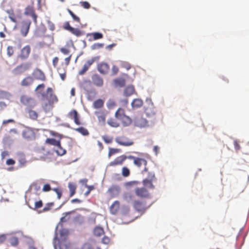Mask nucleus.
I'll return each instance as SVG.
<instances>
[{"instance_id":"nucleus-12","label":"nucleus","mask_w":249,"mask_h":249,"mask_svg":"<svg viewBox=\"0 0 249 249\" xmlns=\"http://www.w3.org/2000/svg\"><path fill=\"white\" fill-rule=\"evenodd\" d=\"M31 47L29 45L24 46L21 49L18 57L22 60L27 59L31 53Z\"/></svg>"},{"instance_id":"nucleus-53","label":"nucleus","mask_w":249,"mask_h":249,"mask_svg":"<svg viewBox=\"0 0 249 249\" xmlns=\"http://www.w3.org/2000/svg\"><path fill=\"white\" fill-rule=\"evenodd\" d=\"M14 53V49L12 46H8L7 48V53L9 56H11Z\"/></svg>"},{"instance_id":"nucleus-2","label":"nucleus","mask_w":249,"mask_h":249,"mask_svg":"<svg viewBox=\"0 0 249 249\" xmlns=\"http://www.w3.org/2000/svg\"><path fill=\"white\" fill-rule=\"evenodd\" d=\"M45 87V86L44 84H39L36 87L35 91L38 92L41 95L43 100H47L50 105H53L57 102V97L54 94L52 88L49 87L47 89L46 93H41L44 90Z\"/></svg>"},{"instance_id":"nucleus-17","label":"nucleus","mask_w":249,"mask_h":249,"mask_svg":"<svg viewBox=\"0 0 249 249\" xmlns=\"http://www.w3.org/2000/svg\"><path fill=\"white\" fill-rule=\"evenodd\" d=\"M24 14L26 16H31L34 20L35 23H37V16L35 13L34 8L33 6L29 5L26 7L24 12Z\"/></svg>"},{"instance_id":"nucleus-10","label":"nucleus","mask_w":249,"mask_h":249,"mask_svg":"<svg viewBox=\"0 0 249 249\" xmlns=\"http://www.w3.org/2000/svg\"><path fill=\"white\" fill-rule=\"evenodd\" d=\"M25 116L28 119L36 121L38 118V113L35 110L33 109V107H26L25 109Z\"/></svg>"},{"instance_id":"nucleus-14","label":"nucleus","mask_w":249,"mask_h":249,"mask_svg":"<svg viewBox=\"0 0 249 249\" xmlns=\"http://www.w3.org/2000/svg\"><path fill=\"white\" fill-rule=\"evenodd\" d=\"M135 126L139 127H145L149 126L148 122L141 116H137L134 119Z\"/></svg>"},{"instance_id":"nucleus-49","label":"nucleus","mask_w":249,"mask_h":249,"mask_svg":"<svg viewBox=\"0 0 249 249\" xmlns=\"http://www.w3.org/2000/svg\"><path fill=\"white\" fill-rule=\"evenodd\" d=\"M122 174L123 176L124 177L129 176L130 175V171L129 169L126 167H123Z\"/></svg>"},{"instance_id":"nucleus-63","label":"nucleus","mask_w":249,"mask_h":249,"mask_svg":"<svg viewBox=\"0 0 249 249\" xmlns=\"http://www.w3.org/2000/svg\"><path fill=\"white\" fill-rule=\"evenodd\" d=\"M15 162H16L14 160L12 159H9L6 160V163L8 165H14L15 163Z\"/></svg>"},{"instance_id":"nucleus-19","label":"nucleus","mask_w":249,"mask_h":249,"mask_svg":"<svg viewBox=\"0 0 249 249\" xmlns=\"http://www.w3.org/2000/svg\"><path fill=\"white\" fill-rule=\"evenodd\" d=\"M96 59V57H92L91 59L87 60L84 64L82 69L79 71V75H83L89 70L91 65L95 62Z\"/></svg>"},{"instance_id":"nucleus-35","label":"nucleus","mask_w":249,"mask_h":249,"mask_svg":"<svg viewBox=\"0 0 249 249\" xmlns=\"http://www.w3.org/2000/svg\"><path fill=\"white\" fill-rule=\"evenodd\" d=\"M68 187L70 192V197L72 196L75 193L76 187L75 184L72 183L70 182L68 184Z\"/></svg>"},{"instance_id":"nucleus-47","label":"nucleus","mask_w":249,"mask_h":249,"mask_svg":"<svg viewBox=\"0 0 249 249\" xmlns=\"http://www.w3.org/2000/svg\"><path fill=\"white\" fill-rule=\"evenodd\" d=\"M116 104L114 101L113 100H109L107 104V107L109 109H112L116 106Z\"/></svg>"},{"instance_id":"nucleus-50","label":"nucleus","mask_w":249,"mask_h":249,"mask_svg":"<svg viewBox=\"0 0 249 249\" xmlns=\"http://www.w3.org/2000/svg\"><path fill=\"white\" fill-rule=\"evenodd\" d=\"M70 213L69 212L65 213V215L61 218L60 222L63 223L66 222V221H68L70 219V216H69Z\"/></svg>"},{"instance_id":"nucleus-29","label":"nucleus","mask_w":249,"mask_h":249,"mask_svg":"<svg viewBox=\"0 0 249 249\" xmlns=\"http://www.w3.org/2000/svg\"><path fill=\"white\" fill-rule=\"evenodd\" d=\"M125 115L124 110L121 108H119L115 114V117L119 120L122 119Z\"/></svg>"},{"instance_id":"nucleus-5","label":"nucleus","mask_w":249,"mask_h":249,"mask_svg":"<svg viewBox=\"0 0 249 249\" xmlns=\"http://www.w3.org/2000/svg\"><path fill=\"white\" fill-rule=\"evenodd\" d=\"M31 67V64L29 62H25L17 66L13 70V73L15 75H19L29 70Z\"/></svg>"},{"instance_id":"nucleus-26","label":"nucleus","mask_w":249,"mask_h":249,"mask_svg":"<svg viewBox=\"0 0 249 249\" xmlns=\"http://www.w3.org/2000/svg\"><path fill=\"white\" fill-rule=\"evenodd\" d=\"M154 181V180L145 178L142 180V184L145 187L149 189H153L155 188L154 185L153 184V182Z\"/></svg>"},{"instance_id":"nucleus-48","label":"nucleus","mask_w":249,"mask_h":249,"mask_svg":"<svg viewBox=\"0 0 249 249\" xmlns=\"http://www.w3.org/2000/svg\"><path fill=\"white\" fill-rule=\"evenodd\" d=\"M10 243L11 244V245L14 246L18 245V238L16 237H12L10 239Z\"/></svg>"},{"instance_id":"nucleus-51","label":"nucleus","mask_w":249,"mask_h":249,"mask_svg":"<svg viewBox=\"0 0 249 249\" xmlns=\"http://www.w3.org/2000/svg\"><path fill=\"white\" fill-rule=\"evenodd\" d=\"M52 190L56 193L58 199H60L62 196L61 190L58 188H53Z\"/></svg>"},{"instance_id":"nucleus-55","label":"nucleus","mask_w":249,"mask_h":249,"mask_svg":"<svg viewBox=\"0 0 249 249\" xmlns=\"http://www.w3.org/2000/svg\"><path fill=\"white\" fill-rule=\"evenodd\" d=\"M8 123H15V121L12 119L4 120L2 121V126H6Z\"/></svg>"},{"instance_id":"nucleus-15","label":"nucleus","mask_w":249,"mask_h":249,"mask_svg":"<svg viewBox=\"0 0 249 249\" xmlns=\"http://www.w3.org/2000/svg\"><path fill=\"white\" fill-rule=\"evenodd\" d=\"M31 24V21L30 20L28 19L24 20L22 22V25L21 27V34L23 36H26L28 32Z\"/></svg>"},{"instance_id":"nucleus-61","label":"nucleus","mask_w":249,"mask_h":249,"mask_svg":"<svg viewBox=\"0 0 249 249\" xmlns=\"http://www.w3.org/2000/svg\"><path fill=\"white\" fill-rule=\"evenodd\" d=\"M63 27L65 29L68 30L69 31L72 28L70 26L69 22L68 21H66L64 23Z\"/></svg>"},{"instance_id":"nucleus-45","label":"nucleus","mask_w":249,"mask_h":249,"mask_svg":"<svg viewBox=\"0 0 249 249\" xmlns=\"http://www.w3.org/2000/svg\"><path fill=\"white\" fill-rule=\"evenodd\" d=\"M53 205H54L53 202H51V203H48L46 204L45 206L43 208L42 212H47V211L50 210L52 208V207L53 206Z\"/></svg>"},{"instance_id":"nucleus-33","label":"nucleus","mask_w":249,"mask_h":249,"mask_svg":"<svg viewBox=\"0 0 249 249\" xmlns=\"http://www.w3.org/2000/svg\"><path fill=\"white\" fill-rule=\"evenodd\" d=\"M7 13L8 14V17L14 23H17V17L15 15L14 11L13 10H8L7 11Z\"/></svg>"},{"instance_id":"nucleus-64","label":"nucleus","mask_w":249,"mask_h":249,"mask_svg":"<svg viewBox=\"0 0 249 249\" xmlns=\"http://www.w3.org/2000/svg\"><path fill=\"white\" fill-rule=\"evenodd\" d=\"M109 241H110V239L107 237L105 236L102 239V242L104 244H107L109 243Z\"/></svg>"},{"instance_id":"nucleus-21","label":"nucleus","mask_w":249,"mask_h":249,"mask_svg":"<svg viewBox=\"0 0 249 249\" xmlns=\"http://www.w3.org/2000/svg\"><path fill=\"white\" fill-rule=\"evenodd\" d=\"M93 84L97 87H102L104 82L103 78L98 74H94L91 77Z\"/></svg>"},{"instance_id":"nucleus-30","label":"nucleus","mask_w":249,"mask_h":249,"mask_svg":"<svg viewBox=\"0 0 249 249\" xmlns=\"http://www.w3.org/2000/svg\"><path fill=\"white\" fill-rule=\"evenodd\" d=\"M143 102L140 99H134L131 103L132 107L133 108H138L142 106Z\"/></svg>"},{"instance_id":"nucleus-11","label":"nucleus","mask_w":249,"mask_h":249,"mask_svg":"<svg viewBox=\"0 0 249 249\" xmlns=\"http://www.w3.org/2000/svg\"><path fill=\"white\" fill-rule=\"evenodd\" d=\"M22 135L23 137L27 140H32L35 138L36 134L33 129L29 127H26L23 130Z\"/></svg>"},{"instance_id":"nucleus-54","label":"nucleus","mask_w":249,"mask_h":249,"mask_svg":"<svg viewBox=\"0 0 249 249\" xmlns=\"http://www.w3.org/2000/svg\"><path fill=\"white\" fill-rule=\"evenodd\" d=\"M80 4L85 9H88L90 7V4L87 1H81Z\"/></svg>"},{"instance_id":"nucleus-57","label":"nucleus","mask_w":249,"mask_h":249,"mask_svg":"<svg viewBox=\"0 0 249 249\" xmlns=\"http://www.w3.org/2000/svg\"><path fill=\"white\" fill-rule=\"evenodd\" d=\"M48 27L52 31H53L55 29L54 24L50 20L47 21Z\"/></svg>"},{"instance_id":"nucleus-7","label":"nucleus","mask_w":249,"mask_h":249,"mask_svg":"<svg viewBox=\"0 0 249 249\" xmlns=\"http://www.w3.org/2000/svg\"><path fill=\"white\" fill-rule=\"evenodd\" d=\"M115 142L120 145L129 146L134 144L133 141L125 136L117 137Z\"/></svg>"},{"instance_id":"nucleus-23","label":"nucleus","mask_w":249,"mask_h":249,"mask_svg":"<svg viewBox=\"0 0 249 249\" xmlns=\"http://www.w3.org/2000/svg\"><path fill=\"white\" fill-rule=\"evenodd\" d=\"M34 78L31 76H27L24 77L20 82V85L21 87H29L34 83Z\"/></svg>"},{"instance_id":"nucleus-46","label":"nucleus","mask_w":249,"mask_h":249,"mask_svg":"<svg viewBox=\"0 0 249 249\" xmlns=\"http://www.w3.org/2000/svg\"><path fill=\"white\" fill-rule=\"evenodd\" d=\"M120 65L121 67L125 69L126 70H128L131 68L130 64L126 61H121Z\"/></svg>"},{"instance_id":"nucleus-58","label":"nucleus","mask_w":249,"mask_h":249,"mask_svg":"<svg viewBox=\"0 0 249 249\" xmlns=\"http://www.w3.org/2000/svg\"><path fill=\"white\" fill-rule=\"evenodd\" d=\"M52 189L49 184H45L42 188L43 192H49Z\"/></svg>"},{"instance_id":"nucleus-24","label":"nucleus","mask_w":249,"mask_h":249,"mask_svg":"<svg viewBox=\"0 0 249 249\" xmlns=\"http://www.w3.org/2000/svg\"><path fill=\"white\" fill-rule=\"evenodd\" d=\"M120 208V202L116 200L114 201L110 207V213L113 214H115L118 212Z\"/></svg>"},{"instance_id":"nucleus-4","label":"nucleus","mask_w":249,"mask_h":249,"mask_svg":"<svg viewBox=\"0 0 249 249\" xmlns=\"http://www.w3.org/2000/svg\"><path fill=\"white\" fill-rule=\"evenodd\" d=\"M144 112L149 117L155 116L156 113V109L151 99H146L145 101Z\"/></svg>"},{"instance_id":"nucleus-37","label":"nucleus","mask_w":249,"mask_h":249,"mask_svg":"<svg viewBox=\"0 0 249 249\" xmlns=\"http://www.w3.org/2000/svg\"><path fill=\"white\" fill-rule=\"evenodd\" d=\"M57 149L55 150V152L58 156H63L66 153V150L63 148L61 146V142H60V146H57Z\"/></svg>"},{"instance_id":"nucleus-62","label":"nucleus","mask_w":249,"mask_h":249,"mask_svg":"<svg viewBox=\"0 0 249 249\" xmlns=\"http://www.w3.org/2000/svg\"><path fill=\"white\" fill-rule=\"evenodd\" d=\"M119 71L118 68L115 65H113L112 67V72L113 75H116Z\"/></svg>"},{"instance_id":"nucleus-27","label":"nucleus","mask_w":249,"mask_h":249,"mask_svg":"<svg viewBox=\"0 0 249 249\" xmlns=\"http://www.w3.org/2000/svg\"><path fill=\"white\" fill-rule=\"evenodd\" d=\"M60 141L56 140L53 138H47L45 141V143L54 146H60Z\"/></svg>"},{"instance_id":"nucleus-8","label":"nucleus","mask_w":249,"mask_h":249,"mask_svg":"<svg viewBox=\"0 0 249 249\" xmlns=\"http://www.w3.org/2000/svg\"><path fill=\"white\" fill-rule=\"evenodd\" d=\"M150 204L147 205L144 200H136L134 201L133 206L134 209L138 212H142L149 207Z\"/></svg>"},{"instance_id":"nucleus-22","label":"nucleus","mask_w":249,"mask_h":249,"mask_svg":"<svg viewBox=\"0 0 249 249\" xmlns=\"http://www.w3.org/2000/svg\"><path fill=\"white\" fill-rule=\"evenodd\" d=\"M126 156L125 155L119 156L109 163V166H115L122 165L123 162L126 160Z\"/></svg>"},{"instance_id":"nucleus-3","label":"nucleus","mask_w":249,"mask_h":249,"mask_svg":"<svg viewBox=\"0 0 249 249\" xmlns=\"http://www.w3.org/2000/svg\"><path fill=\"white\" fill-rule=\"evenodd\" d=\"M127 158L130 160H133L134 164L138 168H141L142 166H144V169L142 171V174H143L144 172H148V168L146 166L147 164V161L146 160L143 158L135 157L131 155L128 156Z\"/></svg>"},{"instance_id":"nucleus-41","label":"nucleus","mask_w":249,"mask_h":249,"mask_svg":"<svg viewBox=\"0 0 249 249\" xmlns=\"http://www.w3.org/2000/svg\"><path fill=\"white\" fill-rule=\"evenodd\" d=\"M72 34L76 36H80L83 35V32L77 28L72 27L70 31Z\"/></svg>"},{"instance_id":"nucleus-1","label":"nucleus","mask_w":249,"mask_h":249,"mask_svg":"<svg viewBox=\"0 0 249 249\" xmlns=\"http://www.w3.org/2000/svg\"><path fill=\"white\" fill-rule=\"evenodd\" d=\"M69 231L62 229L60 231V238L56 236L53 239V246L55 249H69L70 243L67 239Z\"/></svg>"},{"instance_id":"nucleus-36","label":"nucleus","mask_w":249,"mask_h":249,"mask_svg":"<svg viewBox=\"0 0 249 249\" xmlns=\"http://www.w3.org/2000/svg\"><path fill=\"white\" fill-rule=\"evenodd\" d=\"M95 115L97 116L99 122H104L106 120V115L103 112L96 111Z\"/></svg>"},{"instance_id":"nucleus-6","label":"nucleus","mask_w":249,"mask_h":249,"mask_svg":"<svg viewBox=\"0 0 249 249\" xmlns=\"http://www.w3.org/2000/svg\"><path fill=\"white\" fill-rule=\"evenodd\" d=\"M21 103L26 107H34L36 106V102L33 98L26 95H22L20 99Z\"/></svg>"},{"instance_id":"nucleus-25","label":"nucleus","mask_w":249,"mask_h":249,"mask_svg":"<svg viewBox=\"0 0 249 249\" xmlns=\"http://www.w3.org/2000/svg\"><path fill=\"white\" fill-rule=\"evenodd\" d=\"M46 32V27L43 26H41L38 27L36 31L35 36L36 37H39L44 36Z\"/></svg>"},{"instance_id":"nucleus-13","label":"nucleus","mask_w":249,"mask_h":249,"mask_svg":"<svg viewBox=\"0 0 249 249\" xmlns=\"http://www.w3.org/2000/svg\"><path fill=\"white\" fill-rule=\"evenodd\" d=\"M18 134V130L16 128H12L9 130L7 134L3 138V141L5 142L13 141L15 139V136Z\"/></svg>"},{"instance_id":"nucleus-59","label":"nucleus","mask_w":249,"mask_h":249,"mask_svg":"<svg viewBox=\"0 0 249 249\" xmlns=\"http://www.w3.org/2000/svg\"><path fill=\"white\" fill-rule=\"evenodd\" d=\"M119 151V150L118 149H115V148H110L109 149L108 156H110L111 155L118 152Z\"/></svg>"},{"instance_id":"nucleus-52","label":"nucleus","mask_w":249,"mask_h":249,"mask_svg":"<svg viewBox=\"0 0 249 249\" xmlns=\"http://www.w3.org/2000/svg\"><path fill=\"white\" fill-rule=\"evenodd\" d=\"M103 46H104V44L97 43H95L93 45H92L91 49L96 50V49L103 48Z\"/></svg>"},{"instance_id":"nucleus-31","label":"nucleus","mask_w":249,"mask_h":249,"mask_svg":"<svg viewBox=\"0 0 249 249\" xmlns=\"http://www.w3.org/2000/svg\"><path fill=\"white\" fill-rule=\"evenodd\" d=\"M104 101L101 99L95 101L93 104V107L94 108H100L104 106Z\"/></svg>"},{"instance_id":"nucleus-16","label":"nucleus","mask_w":249,"mask_h":249,"mask_svg":"<svg viewBox=\"0 0 249 249\" xmlns=\"http://www.w3.org/2000/svg\"><path fill=\"white\" fill-rule=\"evenodd\" d=\"M97 69L100 73L106 74L109 71L110 67L107 63L102 62L97 64Z\"/></svg>"},{"instance_id":"nucleus-39","label":"nucleus","mask_w":249,"mask_h":249,"mask_svg":"<svg viewBox=\"0 0 249 249\" xmlns=\"http://www.w3.org/2000/svg\"><path fill=\"white\" fill-rule=\"evenodd\" d=\"M120 120L122 121L124 126H127L131 123V119L126 115L122 119H120Z\"/></svg>"},{"instance_id":"nucleus-9","label":"nucleus","mask_w":249,"mask_h":249,"mask_svg":"<svg viewBox=\"0 0 249 249\" xmlns=\"http://www.w3.org/2000/svg\"><path fill=\"white\" fill-rule=\"evenodd\" d=\"M136 196L141 198H150V195L148 190L144 187H137L135 190Z\"/></svg>"},{"instance_id":"nucleus-18","label":"nucleus","mask_w":249,"mask_h":249,"mask_svg":"<svg viewBox=\"0 0 249 249\" xmlns=\"http://www.w3.org/2000/svg\"><path fill=\"white\" fill-rule=\"evenodd\" d=\"M34 79L44 81L46 80V76L44 72L39 69H36L32 73Z\"/></svg>"},{"instance_id":"nucleus-44","label":"nucleus","mask_w":249,"mask_h":249,"mask_svg":"<svg viewBox=\"0 0 249 249\" xmlns=\"http://www.w3.org/2000/svg\"><path fill=\"white\" fill-rule=\"evenodd\" d=\"M68 12L70 14V15L71 16L73 20L75 21H76L78 23H80V18L76 16L71 10L68 9Z\"/></svg>"},{"instance_id":"nucleus-20","label":"nucleus","mask_w":249,"mask_h":249,"mask_svg":"<svg viewBox=\"0 0 249 249\" xmlns=\"http://www.w3.org/2000/svg\"><path fill=\"white\" fill-rule=\"evenodd\" d=\"M68 116L71 120H73L74 122L77 125H80L81 123L80 122L78 114L77 111L75 109H72L69 112Z\"/></svg>"},{"instance_id":"nucleus-34","label":"nucleus","mask_w":249,"mask_h":249,"mask_svg":"<svg viewBox=\"0 0 249 249\" xmlns=\"http://www.w3.org/2000/svg\"><path fill=\"white\" fill-rule=\"evenodd\" d=\"M107 124L113 127H117L119 126V123L114 118H110L107 121Z\"/></svg>"},{"instance_id":"nucleus-42","label":"nucleus","mask_w":249,"mask_h":249,"mask_svg":"<svg viewBox=\"0 0 249 249\" xmlns=\"http://www.w3.org/2000/svg\"><path fill=\"white\" fill-rule=\"evenodd\" d=\"M90 36H92L93 39L95 40L97 39H101L103 37V35L99 32H94L90 34Z\"/></svg>"},{"instance_id":"nucleus-40","label":"nucleus","mask_w":249,"mask_h":249,"mask_svg":"<svg viewBox=\"0 0 249 249\" xmlns=\"http://www.w3.org/2000/svg\"><path fill=\"white\" fill-rule=\"evenodd\" d=\"M104 230L101 227H96L93 231L94 234L97 236H100L104 233Z\"/></svg>"},{"instance_id":"nucleus-60","label":"nucleus","mask_w":249,"mask_h":249,"mask_svg":"<svg viewBox=\"0 0 249 249\" xmlns=\"http://www.w3.org/2000/svg\"><path fill=\"white\" fill-rule=\"evenodd\" d=\"M147 178L149 179H151V180H156V178H155V176L154 173H153V172H149L148 174V176H147Z\"/></svg>"},{"instance_id":"nucleus-43","label":"nucleus","mask_w":249,"mask_h":249,"mask_svg":"<svg viewBox=\"0 0 249 249\" xmlns=\"http://www.w3.org/2000/svg\"><path fill=\"white\" fill-rule=\"evenodd\" d=\"M114 83L117 86H119L121 87H124L125 85V81L123 79H116L114 80Z\"/></svg>"},{"instance_id":"nucleus-38","label":"nucleus","mask_w":249,"mask_h":249,"mask_svg":"<svg viewBox=\"0 0 249 249\" xmlns=\"http://www.w3.org/2000/svg\"><path fill=\"white\" fill-rule=\"evenodd\" d=\"M75 130L84 136H88L89 135L88 130L83 127L75 128Z\"/></svg>"},{"instance_id":"nucleus-28","label":"nucleus","mask_w":249,"mask_h":249,"mask_svg":"<svg viewBox=\"0 0 249 249\" xmlns=\"http://www.w3.org/2000/svg\"><path fill=\"white\" fill-rule=\"evenodd\" d=\"M134 88L133 86H128L124 89V94L126 96H129L134 93Z\"/></svg>"},{"instance_id":"nucleus-32","label":"nucleus","mask_w":249,"mask_h":249,"mask_svg":"<svg viewBox=\"0 0 249 249\" xmlns=\"http://www.w3.org/2000/svg\"><path fill=\"white\" fill-rule=\"evenodd\" d=\"M27 203L28 207L32 209L33 210H36L37 209L40 208L43 206V202L41 200H39V201L35 202V205H34V207H32L31 206L29 202H27Z\"/></svg>"},{"instance_id":"nucleus-56","label":"nucleus","mask_w":249,"mask_h":249,"mask_svg":"<svg viewBox=\"0 0 249 249\" xmlns=\"http://www.w3.org/2000/svg\"><path fill=\"white\" fill-rule=\"evenodd\" d=\"M103 139L107 143H110L112 142L113 141L112 138L107 136H104L103 137Z\"/></svg>"}]
</instances>
